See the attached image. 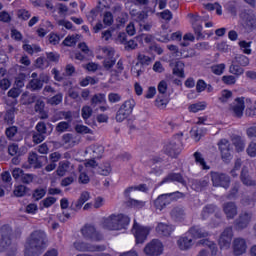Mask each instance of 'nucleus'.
I'll list each match as a JSON object with an SVG mask.
<instances>
[{
    "label": "nucleus",
    "instance_id": "1",
    "mask_svg": "<svg viewBox=\"0 0 256 256\" xmlns=\"http://www.w3.org/2000/svg\"><path fill=\"white\" fill-rule=\"evenodd\" d=\"M47 248V234L43 230H35L27 239L25 256H39Z\"/></svg>",
    "mask_w": 256,
    "mask_h": 256
},
{
    "label": "nucleus",
    "instance_id": "2",
    "mask_svg": "<svg viewBox=\"0 0 256 256\" xmlns=\"http://www.w3.org/2000/svg\"><path fill=\"white\" fill-rule=\"evenodd\" d=\"M205 237H209V232L201 227L194 226L177 240V245L181 251H189L195 244L193 239H203Z\"/></svg>",
    "mask_w": 256,
    "mask_h": 256
},
{
    "label": "nucleus",
    "instance_id": "3",
    "mask_svg": "<svg viewBox=\"0 0 256 256\" xmlns=\"http://www.w3.org/2000/svg\"><path fill=\"white\" fill-rule=\"evenodd\" d=\"M1 239H0V253H7V256L17 255V245L11 242V226L4 225L0 229Z\"/></svg>",
    "mask_w": 256,
    "mask_h": 256
},
{
    "label": "nucleus",
    "instance_id": "4",
    "mask_svg": "<svg viewBox=\"0 0 256 256\" xmlns=\"http://www.w3.org/2000/svg\"><path fill=\"white\" fill-rule=\"evenodd\" d=\"M117 221H124V225L129 223V216L123 214H112L107 218H104L102 222V227L108 229L109 231H121L123 224H117Z\"/></svg>",
    "mask_w": 256,
    "mask_h": 256
},
{
    "label": "nucleus",
    "instance_id": "5",
    "mask_svg": "<svg viewBox=\"0 0 256 256\" xmlns=\"http://www.w3.org/2000/svg\"><path fill=\"white\" fill-rule=\"evenodd\" d=\"M135 105H137V102H135V99L133 98H129L128 100L124 101L116 113V121L118 123H123V121H125V119H127L133 113Z\"/></svg>",
    "mask_w": 256,
    "mask_h": 256
},
{
    "label": "nucleus",
    "instance_id": "6",
    "mask_svg": "<svg viewBox=\"0 0 256 256\" xmlns=\"http://www.w3.org/2000/svg\"><path fill=\"white\" fill-rule=\"evenodd\" d=\"M73 246L80 253H101L107 249L105 245L91 244L81 240L75 241Z\"/></svg>",
    "mask_w": 256,
    "mask_h": 256
},
{
    "label": "nucleus",
    "instance_id": "7",
    "mask_svg": "<svg viewBox=\"0 0 256 256\" xmlns=\"http://www.w3.org/2000/svg\"><path fill=\"white\" fill-rule=\"evenodd\" d=\"M132 233L135 237L136 244L143 245L145 241H147V237H149V233H151V228L148 226H143L139 223H137L136 220H134V224L132 227Z\"/></svg>",
    "mask_w": 256,
    "mask_h": 256
},
{
    "label": "nucleus",
    "instance_id": "8",
    "mask_svg": "<svg viewBox=\"0 0 256 256\" xmlns=\"http://www.w3.org/2000/svg\"><path fill=\"white\" fill-rule=\"evenodd\" d=\"M178 137H174L164 145L163 151L169 157L175 158L181 153V140Z\"/></svg>",
    "mask_w": 256,
    "mask_h": 256
},
{
    "label": "nucleus",
    "instance_id": "9",
    "mask_svg": "<svg viewBox=\"0 0 256 256\" xmlns=\"http://www.w3.org/2000/svg\"><path fill=\"white\" fill-rule=\"evenodd\" d=\"M143 252L146 256H161L163 255V243L154 239L145 245Z\"/></svg>",
    "mask_w": 256,
    "mask_h": 256
},
{
    "label": "nucleus",
    "instance_id": "10",
    "mask_svg": "<svg viewBox=\"0 0 256 256\" xmlns=\"http://www.w3.org/2000/svg\"><path fill=\"white\" fill-rule=\"evenodd\" d=\"M233 241V228H225L224 231L220 234L218 239V245L222 251H227L231 249V243Z\"/></svg>",
    "mask_w": 256,
    "mask_h": 256
},
{
    "label": "nucleus",
    "instance_id": "11",
    "mask_svg": "<svg viewBox=\"0 0 256 256\" xmlns=\"http://www.w3.org/2000/svg\"><path fill=\"white\" fill-rule=\"evenodd\" d=\"M81 235L84 239H89L90 241H102L103 235L97 231L95 226L91 224H86L81 228Z\"/></svg>",
    "mask_w": 256,
    "mask_h": 256
},
{
    "label": "nucleus",
    "instance_id": "12",
    "mask_svg": "<svg viewBox=\"0 0 256 256\" xmlns=\"http://www.w3.org/2000/svg\"><path fill=\"white\" fill-rule=\"evenodd\" d=\"M189 19H190V23L194 29L195 35L198 37V39H201L203 37L202 31H203V21H207V19H209V17H203V16H199V15H193V14H189L188 15Z\"/></svg>",
    "mask_w": 256,
    "mask_h": 256
},
{
    "label": "nucleus",
    "instance_id": "13",
    "mask_svg": "<svg viewBox=\"0 0 256 256\" xmlns=\"http://www.w3.org/2000/svg\"><path fill=\"white\" fill-rule=\"evenodd\" d=\"M91 167H95V160H88L84 164H80L78 166V171L80 173L78 178L79 183H82L83 185H87V183H89L90 178L89 175H87V171H89Z\"/></svg>",
    "mask_w": 256,
    "mask_h": 256
},
{
    "label": "nucleus",
    "instance_id": "14",
    "mask_svg": "<svg viewBox=\"0 0 256 256\" xmlns=\"http://www.w3.org/2000/svg\"><path fill=\"white\" fill-rule=\"evenodd\" d=\"M211 181L214 187H223L224 189H229V183H231L229 176L218 172L211 173Z\"/></svg>",
    "mask_w": 256,
    "mask_h": 256
},
{
    "label": "nucleus",
    "instance_id": "15",
    "mask_svg": "<svg viewBox=\"0 0 256 256\" xmlns=\"http://www.w3.org/2000/svg\"><path fill=\"white\" fill-rule=\"evenodd\" d=\"M75 145H79V141H77V139L73 137V134H69V133L64 134L62 136L60 143L54 142V146L57 148L63 147L64 149H73Z\"/></svg>",
    "mask_w": 256,
    "mask_h": 256
},
{
    "label": "nucleus",
    "instance_id": "16",
    "mask_svg": "<svg viewBox=\"0 0 256 256\" xmlns=\"http://www.w3.org/2000/svg\"><path fill=\"white\" fill-rule=\"evenodd\" d=\"M102 53L104 55L105 60L103 62L104 67L109 70L113 68L115 65V50L111 47H103L102 48Z\"/></svg>",
    "mask_w": 256,
    "mask_h": 256
},
{
    "label": "nucleus",
    "instance_id": "17",
    "mask_svg": "<svg viewBox=\"0 0 256 256\" xmlns=\"http://www.w3.org/2000/svg\"><path fill=\"white\" fill-rule=\"evenodd\" d=\"M240 19H242L246 27H250L251 29H253V27H256V16L253 10L251 9L243 10L240 13Z\"/></svg>",
    "mask_w": 256,
    "mask_h": 256
},
{
    "label": "nucleus",
    "instance_id": "18",
    "mask_svg": "<svg viewBox=\"0 0 256 256\" xmlns=\"http://www.w3.org/2000/svg\"><path fill=\"white\" fill-rule=\"evenodd\" d=\"M232 249L234 255H244L247 253V240L241 237L235 238L232 242Z\"/></svg>",
    "mask_w": 256,
    "mask_h": 256
},
{
    "label": "nucleus",
    "instance_id": "19",
    "mask_svg": "<svg viewBox=\"0 0 256 256\" xmlns=\"http://www.w3.org/2000/svg\"><path fill=\"white\" fill-rule=\"evenodd\" d=\"M219 151L221 153L223 161H231V144L227 139H221L218 142Z\"/></svg>",
    "mask_w": 256,
    "mask_h": 256
},
{
    "label": "nucleus",
    "instance_id": "20",
    "mask_svg": "<svg viewBox=\"0 0 256 256\" xmlns=\"http://www.w3.org/2000/svg\"><path fill=\"white\" fill-rule=\"evenodd\" d=\"M182 37L183 34H181V32L169 34V32L166 30L162 32L159 37H157V41H160V43H169V41H181Z\"/></svg>",
    "mask_w": 256,
    "mask_h": 256
},
{
    "label": "nucleus",
    "instance_id": "21",
    "mask_svg": "<svg viewBox=\"0 0 256 256\" xmlns=\"http://www.w3.org/2000/svg\"><path fill=\"white\" fill-rule=\"evenodd\" d=\"M104 151L105 148L102 145H91L86 149L85 153L86 155H90L92 159H100Z\"/></svg>",
    "mask_w": 256,
    "mask_h": 256
},
{
    "label": "nucleus",
    "instance_id": "22",
    "mask_svg": "<svg viewBox=\"0 0 256 256\" xmlns=\"http://www.w3.org/2000/svg\"><path fill=\"white\" fill-rule=\"evenodd\" d=\"M232 111L236 117H243V111H245V98H236L234 101V107Z\"/></svg>",
    "mask_w": 256,
    "mask_h": 256
},
{
    "label": "nucleus",
    "instance_id": "23",
    "mask_svg": "<svg viewBox=\"0 0 256 256\" xmlns=\"http://www.w3.org/2000/svg\"><path fill=\"white\" fill-rule=\"evenodd\" d=\"M171 195H173V193L162 194L158 196V198L154 202L155 207L158 208L160 211L163 209V207H167V205H169L172 201Z\"/></svg>",
    "mask_w": 256,
    "mask_h": 256
},
{
    "label": "nucleus",
    "instance_id": "24",
    "mask_svg": "<svg viewBox=\"0 0 256 256\" xmlns=\"http://www.w3.org/2000/svg\"><path fill=\"white\" fill-rule=\"evenodd\" d=\"M162 183H180L186 185L185 178L180 173H170L165 177Z\"/></svg>",
    "mask_w": 256,
    "mask_h": 256
},
{
    "label": "nucleus",
    "instance_id": "25",
    "mask_svg": "<svg viewBox=\"0 0 256 256\" xmlns=\"http://www.w3.org/2000/svg\"><path fill=\"white\" fill-rule=\"evenodd\" d=\"M157 233L159 235H163L164 237H169L173 231H175V226L165 224V223H159L158 226L156 227Z\"/></svg>",
    "mask_w": 256,
    "mask_h": 256
},
{
    "label": "nucleus",
    "instance_id": "26",
    "mask_svg": "<svg viewBox=\"0 0 256 256\" xmlns=\"http://www.w3.org/2000/svg\"><path fill=\"white\" fill-rule=\"evenodd\" d=\"M167 49H169V51H171L173 57H183L184 59H187V57H193L195 55V52L193 50H190V53H185V52H181L179 51V48H177V46L175 45H168Z\"/></svg>",
    "mask_w": 256,
    "mask_h": 256
},
{
    "label": "nucleus",
    "instance_id": "27",
    "mask_svg": "<svg viewBox=\"0 0 256 256\" xmlns=\"http://www.w3.org/2000/svg\"><path fill=\"white\" fill-rule=\"evenodd\" d=\"M92 169H94V171L99 175H104V177H107V175H110L112 171L111 164L108 162H105L100 166H97V162H95V166L92 167Z\"/></svg>",
    "mask_w": 256,
    "mask_h": 256
},
{
    "label": "nucleus",
    "instance_id": "28",
    "mask_svg": "<svg viewBox=\"0 0 256 256\" xmlns=\"http://www.w3.org/2000/svg\"><path fill=\"white\" fill-rule=\"evenodd\" d=\"M130 15L134 19V21H137V23H139V25L141 23H145L146 19L149 18L147 12H144V10L137 11L135 9H132L130 10Z\"/></svg>",
    "mask_w": 256,
    "mask_h": 256
},
{
    "label": "nucleus",
    "instance_id": "29",
    "mask_svg": "<svg viewBox=\"0 0 256 256\" xmlns=\"http://www.w3.org/2000/svg\"><path fill=\"white\" fill-rule=\"evenodd\" d=\"M70 167H71L70 161H67V160L60 161L58 164V168L56 170V175H58V177H65Z\"/></svg>",
    "mask_w": 256,
    "mask_h": 256
},
{
    "label": "nucleus",
    "instance_id": "30",
    "mask_svg": "<svg viewBox=\"0 0 256 256\" xmlns=\"http://www.w3.org/2000/svg\"><path fill=\"white\" fill-rule=\"evenodd\" d=\"M8 153L9 155H11V157H15V155H17L18 157H21V155H25V153H27V148L25 147L19 148V145L11 144L8 147Z\"/></svg>",
    "mask_w": 256,
    "mask_h": 256
},
{
    "label": "nucleus",
    "instance_id": "31",
    "mask_svg": "<svg viewBox=\"0 0 256 256\" xmlns=\"http://www.w3.org/2000/svg\"><path fill=\"white\" fill-rule=\"evenodd\" d=\"M251 222V214L243 213L240 215L239 219L236 222V227L238 229H245L247 225Z\"/></svg>",
    "mask_w": 256,
    "mask_h": 256
},
{
    "label": "nucleus",
    "instance_id": "32",
    "mask_svg": "<svg viewBox=\"0 0 256 256\" xmlns=\"http://www.w3.org/2000/svg\"><path fill=\"white\" fill-rule=\"evenodd\" d=\"M207 109V102L200 101L188 106V111L190 113H199V111H205Z\"/></svg>",
    "mask_w": 256,
    "mask_h": 256
},
{
    "label": "nucleus",
    "instance_id": "33",
    "mask_svg": "<svg viewBox=\"0 0 256 256\" xmlns=\"http://www.w3.org/2000/svg\"><path fill=\"white\" fill-rule=\"evenodd\" d=\"M89 199H91V195L89 194V192H82L80 198L73 203L74 209H81V207H83V205H85V203H87Z\"/></svg>",
    "mask_w": 256,
    "mask_h": 256
},
{
    "label": "nucleus",
    "instance_id": "34",
    "mask_svg": "<svg viewBox=\"0 0 256 256\" xmlns=\"http://www.w3.org/2000/svg\"><path fill=\"white\" fill-rule=\"evenodd\" d=\"M28 162L31 167H34V169H41V167H43V164L39 161V156L35 152L29 153Z\"/></svg>",
    "mask_w": 256,
    "mask_h": 256
},
{
    "label": "nucleus",
    "instance_id": "35",
    "mask_svg": "<svg viewBox=\"0 0 256 256\" xmlns=\"http://www.w3.org/2000/svg\"><path fill=\"white\" fill-rule=\"evenodd\" d=\"M224 213L227 219H233L237 215V206L233 203H227L224 205Z\"/></svg>",
    "mask_w": 256,
    "mask_h": 256
},
{
    "label": "nucleus",
    "instance_id": "36",
    "mask_svg": "<svg viewBox=\"0 0 256 256\" xmlns=\"http://www.w3.org/2000/svg\"><path fill=\"white\" fill-rule=\"evenodd\" d=\"M34 109L36 113H39L40 119H47L49 117L47 112H45V102L43 100H37Z\"/></svg>",
    "mask_w": 256,
    "mask_h": 256
},
{
    "label": "nucleus",
    "instance_id": "37",
    "mask_svg": "<svg viewBox=\"0 0 256 256\" xmlns=\"http://www.w3.org/2000/svg\"><path fill=\"white\" fill-rule=\"evenodd\" d=\"M241 181L247 187H253L255 185V181L251 180V176H249V170L245 167L242 169Z\"/></svg>",
    "mask_w": 256,
    "mask_h": 256
},
{
    "label": "nucleus",
    "instance_id": "38",
    "mask_svg": "<svg viewBox=\"0 0 256 256\" xmlns=\"http://www.w3.org/2000/svg\"><path fill=\"white\" fill-rule=\"evenodd\" d=\"M199 244L204 245L205 247H209L212 256H216L217 253H219V248H217V244H215V242H213V241H210L207 239L200 240Z\"/></svg>",
    "mask_w": 256,
    "mask_h": 256
},
{
    "label": "nucleus",
    "instance_id": "39",
    "mask_svg": "<svg viewBox=\"0 0 256 256\" xmlns=\"http://www.w3.org/2000/svg\"><path fill=\"white\" fill-rule=\"evenodd\" d=\"M173 74L176 75V77H185V64L181 61L176 62L173 68Z\"/></svg>",
    "mask_w": 256,
    "mask_h": 256
},
{
    "label": "nucleus",
    "instance_id": "40",
    "mask_svg": "<svg viewBox=\"0 0 256 256\" xmlns=\"http://www.w3.org/2000/svg\"><path fill=\"white\" fill-rule=\"evenodd\" d=\"M209 185V178L205 177L202 180H195L192 184V189L195 191H201L203 187H207Z\"/></svg>",
    "mask_w": 256,
    "mask_h": 256
},
{
    "label": "nucleus",
    "instance_id": "41",
    "mask_svg": "<svg viewBox=\"0 0 256 256\" xmlns=\"http://www.w3.org/2000/svg\"><path fill=\"white\" fill-rule=\"evenodd\" d=\"M253 42H247L245 40H242L238 43L241 51L245 54V55H251V53H253V50L251 49V45Z\"/></svg>",
    "mask_w": 256,
    "mask_h": 256
},
{
    "label": "nucleus",
    "instance_id": "42",
    "mask_svg": "<svg viewBox=\"0 0 256 256\" xmlns=\"http://www.w3.org/2000/svg\"><path fill=\"white\" fill-rule=\"evenodd\" d=\"M229 73L235 75V77H241V75L245 73V69L233 62V64L229 67Z\"/></svg>",
    "mask_w": 256,
    "mask_h": 256
},
{
    "label": "nucleus",
    "instance_id": "43",
    "mask_svg": "<svg viewBox=\"0 0 256 256\" xmlns=\"http://www.w3.org/2000/svg\"><path fill=\"white\" fill-rule=\"evenodd\" d=\"M21 103L22 105H31V103H35V95L29 94V92H24L21 95Z\"/></svg>",
    "mask_w": 256,
    "mask_h": 256
},
{
    "label": "nucleus",
    "instance_id": "44",
    "mask_svg": "<svg viewBox=\"0 0 256 256\" xmlns=\"http://www.w3.org/2000/svg\"><path fill=\"white\" fill-rule=\"evenodd\" d=\"M27 89H31V91H39L40 89H43V83L39 79H32L27 85Z\"/></svg>",
    "mask_w": 256,
    "mask_h": 256
},
{
    "label": "nucleus",
    "instance_id": "45",
    "mask_svg": "<svg viewBox=\"0 0 256 256\" xmlns=\"http://www.w3.org/2000/svg\"><path fill=\"white\" fill-rule=\"evenodd\" d=\"M194 158L197 163L201 167V169L209 170V166H207V163L205 162V158H203V155L199 152L194 153Z\"/></svg>",
    "mask_w": 256,
    "mask_h": 256
},
{
    "label": "nucleus",
    "instance_id": "46",
    "mask_svg": "<svg viewBox=\"0 0 256 256\" xmlns=\"http://www.w3.org/2000/svg\"><path fill=\"white\" fill-rule=\"evenodd\" d=\"M77 41H79V35H69L64 39L63 45L66 47H73L74 45H77Z\"/></svg>",
    "mask_w": 256,
    "mask_h": 256
},
{
    "label": "nucleus",
    "instance_id": "47",
    "mask_svg": "<svg viewBox=\"0 0 256 256\" xmlns=\"http://www.w3.org/2000/svg\"><path fill=\"white\" fill-rule=\"evenodd\" d=\"M208 11H216L217 15H223V7L219 3H208L205 5Z\"/></svg>",
    "mask_w": 256,
    "mask_h": 256
},
{
    "label": "nucleus",
    "instance_id": "48",
    "mask_svg": "<svg viewBox=\"0 0 256 256\" xmlns=\"http://www.w3.org/2000/svg\"><path fill=\"white\" fill-rule=\"evenodd\" d=\"M23 49L29 55H34V53H41V47H39L38 45L24 44Z\"/></svg>",
    "mask_w": 256,
    "mask_h": 256
},
{
    "label": "nucleus",
    "instance_id": "49",
    "mask_svg": "<svg viewBox=\"0 0 256 256\" xmlns=\"http://www.w3.org/2000/svg\"><path fill=\"white\" fill-rule=\"evenodd\" d=\"M92 105H100L101 103H107V98L105 97V94H95L91 98Z\"/></svg>",
    "mask_w": 256,
    "mask_h": 256
},
{
    "label": "nucleus",
    "instance_id": "50",
    "mask_svg": "<svg viewBox=\"0 0 256 256\" xmlns=\"http://www.w3.org/2000/svg\"><path fill=\"white\" fill-rule=\"evenodd\" d=\"M75 131L76 133H80L82 135H93V130H91L89 127L82 125V124H77L75 126Z\"/></svg>",
    "mask_w": 256,
    "mask_h": 256
},
{
    "label": "nucleus",
    "instance_id": "51",
    "mask_svg": "<svg viewBox=\"0 0 256 256\" xmlns=\"http://www.w3.org/2000/svg\"><path fill=\"white\" fill-rule=\"evenodd\" d=\"M4 120L8 125H13L15 122V108H12L6 112Z\"/></svg>",
    "mask_w": 256,
    "mask_h": 256
},
{
    "label": "nucleus",
    "instance_id": "52",
    "mask_svg": "<svg viewBox=\"0 0 256 256\" xmlns=\"http://www.w3.org/2000/svg\"><path fill=\"white\" fill-rule=\"evenodd\" d=\"M81 115L82 119H84V121H87V119H89L91 115H93V108L88 105L83 106L81 109Z\"/></svg>",
    "mask_w": 256,
    "mask_h": 256
},
{
    "label": "nucleus",
    "instance_id": "53",
    "mask_svg": "<svg viewBox=\"0 0 256 256\" xmlns=\"http://www.w3.org/2000/svg\"><path fill=\"white\" fill-rule=\"evenodd\" d=\"M137 60L141 67H143V65H151V57L145 55V54H142V53H139L138 56H137Z\"/></svg>",
    "mask_w": 256,
    "mask_h": 256
},
{
    "label": "nucleus",
    "instance_id": "54",
    "mask_svg": "<svg viewBox=\"0 0 256 256\" xmlns=\"http://www.w3.org/2000/svg\"><path fill=\"white\" fill-rule=\"evenodd\" d=\"M235 63H238L241 67H247L250 63L249 57L245 55H238L235 57Z\"/></svg>",
    "mask_w": 256,
    "mask_h": 256
},
{
    "label": "nucleus",
    "instance_id": "55",
    "mask_svg": "<svg viewBox=\"0 0 256 256\" xmlns=\"http://www.w3.org/2000/svg\"><path fill=\"white\" fill-rule=\"evenodd\" d=\"M25 81H27V76L25 73H20L15 80V85L21 89L25 87Z\"/></svg>",
    "mask_w": 256,
    "mask_h": 256
},
{
    "label": "nucleus",
    "instance_id": "56",
    "mask_svg": "<svg viewBox=\"0 0 256 256\" xmlns=\"http://www.w3.org/2000/svg\"><path fill=\"white\" fill-rule=\"evenodd\" d=\"M71 127V122L62 121L56 126L57 133H65Z\"/></svg>",
    "mask_w": 256,
    "mask_h": 256
},
{
    "label": "nucleus",
    "instance_id": "57",
    "mask_svg": "<svg viewBox=\"0 0 256 256\" xmlns=\"http://www.w3.org/2000/svg\"><path fill=\"white\" fill-rule=\"evenodd\" d=\"M203 129H199V128H193L190 131V135L191 137L194 139V141H200L201 137H203Z\"/></svg>",
    "mask_w": 256,
    "mask_h": 256
},
{
    "label": "nucleus",
    "instance_id": "58",
    "mask_svg": "<svg viewBox=\"0 0 256 256\" xmlns=\"http://www.w3.org/2000/svg\"><path fill=\"white\" fill-rule=\"evenodd\" d=\"M233 143L236 147V151L238 153H241V151H243L245 149V142L243 140H241L240 137H236L233 139Z\"/></svg>",
    "mask_w": 256,
    "mask_h": 256
},
{
    "label": "nucleus",
    "instance_id": "59",
    "mask_svg": "<svg viewBox=\"0 0 256 256\" xmlns=\"http://www.w3.org/2000/svg\"><path fill=\"white\" fill-rule=\"evenodd\" d=\"M46 194L47 190H45L44 188H38L34 190L33 198L35 199V201H39L40 199H43Z\"/></svg>",
    "mask_w": 256,
    "mask_h": 256
},
{
    "label": "nucleus",
    "instance_id": "60",
    "mask_svg": "<svg viewBox=\"0 0 256 256\" xmlns=\"http://www.w3.org/2000/svg\"><path fill=\"white\" fill-rule=\"evenodd\" d=\"M13 193L15 197H24L25 193H27V187L24 185H18L15 187Z\"/></svg>",
    "mask_w": 256,
    "mask_h": 256
},
{
    "label": "nucleus",
    "instance_id": "61",
    "mask_svg": "<svg viewBox=\"0 0 256 256\" xmlns=\"http://www.w3.org/2000/svg\"><path fill=\"white\" fill-rule=\"evenodd\" d=\"M131 73L134 77H141V74L143 73V66L136 63L134 66H132Z\"/></svg>",
    "mask_w": 256,
    "mask_h": 256
},
{
    "label": "nucleus",
    "instance_id": "62",
    "mask_svg": "<svg viewBox=\"0 0 256 256\" xmlns=\"http://www.w3.org/2000/svg\"><path fill=\"white\" fill-rule=\"evenodd\" d=\"M211 213H215V206L207 205L202 211V219H207Z\"/></svg>",
    "mask_w": 256,
    "mask_h": 256
},
{
    "label": "nucleus",
    "instance_id": "63",
    "mask_svg": "<svg viewBox=\"0 0 256 256\" xmlns=\"http://www.w3.org/2000/svg\"><path fill=\"white\" fill-rule=\"evenodd\" d=\"M212 73L214 75H223V71H225V64H217L211 67Z\"/></svg>",
    "mask_w": 256,
    "mask_h": 256
},
{
    "label": "nucleus",
    "instance_id": "64",
    "mask_svg": "<svg viewBox=\"0 0 256 256\" xmlns=\"http://www.w3.org/2000/svg\"><path fill=\"white\" fill-rule=\"evenodd\" d=\"M249 157H256V141H252L246 149Z\"/></svg>",
    "mask_w": 256,
    "mask_h": 256
}]
</instances>
